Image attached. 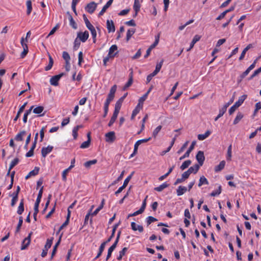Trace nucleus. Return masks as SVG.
Segmentation results:
<instances>
[{"mask_svg":"<svg viewBox=\"0 0 261 261\" xmlns=\"http://www.w3.org/2000/svg\"><path fill=\"white\" fill-rule=\"evenodd\" d=\"M157 219L152 216H148L146 218V222L147 226L149 225L151 223L156 221Z\"/></svg>","mask_w":261,"mask_h":261,"instance_id":"51","label":"nucleus"},{"mask_svg":"<svg viewBox=\"0 0 261 261\" xmlns=\"http://www.w3.org/2000/svg\"><path fill=\"white\" fill-rule=\"evenodd\" d=\"M20 43L23 49V51L20 54V58L23 59L26 56V55L28 53L29 49L27 43L24 42V39L23 37H22L21 38Z\"/></svg>","mask_w":261,"mask_h":261,"instance_id":"1","label":"nucleus"},{"mask_svg":"<svg viewBox=\"0 0 261 261\" xmlns=\"http://www.w3.org/2000/svg\"><path fill=\"white\" fill-rule=\"evenodd\" d=\"M43 187H42L40 189L36 201L40 202L43 193Z\"/></svg>","mask_w":261,"mask_h":261,"instance_id":"61","label":"nucleus"},{"mask_svg":"<svg viewBox=\"0 0 261 261\" xmlns=\"http://www.w3.org/2000/svg\"><path fill=\"white\" fill-rule=\"evenodd\" d=\"M97 7V4L94 2L88 3L85 7V10L90 14L94 13Z\"/></svg>","mask_w":261,"mask_h":261,"instance_id":"2","label":"nucleus"},{"mask_svg":"<svg viewBox=\"0 0 261 261\" xmlns=\"http://www.w3.org/2000/svg\"><path fill=\"white\" fill-rule=\"evenodd\" d=\"M140 4L139 0H134L133 9L136 12H139L140 9Z\"/></svg>","mask_w":261,"mask_h":261,"instance_id":"32","label":"nucleus"},{"mask_svg":"<svg viewBox=\"0 0 261 261\" xmlns=\"http://www.w3.org/2000/svg\"><path fill=\"white\" fill-rule=\"evenodd\" d=\"M189 143V141H186L183 145L181 146V147L179 149V150L177 152L178 154H180L182 152L184 151V150L186 149L187 147L188 144Z\"/></svg>","mask_w":261,"mask_h":261,"instance_id":"64","label":"nucleus"},{"mask_svg":"<svg viewBox=\"0 0 261 261\" xmlns=\"http://www.w3.org/2000/svg\"><path fill=\"white\" fill-rule=\"evenodd\" d=\"M260 72H261V67L254 71L253 73L249 77V80H252L253 78H254L255 76L258 75Z\"/></svg>","mask_w":261,"mask_h":261,"instance_id":"59","label":"nucleus"},{"mask_svg":"<svg viewBox=\"0 0 261 261\" xmlns=\"http://www.w3.org/2000/svg\"><path fill=\"white\" fill-rule=\"evenodd\" d=\"M122 102L117 100L115 105V109L114 112L119 114Z\"/></svg>","mask_w":261,"mask_h":261,"instance_id":"29","label":"nucleus"},{"mask_svg":"<svg viewBox=\"0 0 261 261\" xmlns=\"http://www.w3.org/2000/svg\"><path fill=\"white\" fill-rule=\"evenodd\" d=\"M62 57L65 62L70 61V57L67 51H64L63 52Z\"/></svg>","mask_w":261,"mask_h":261,"instance_id":"52","label":"nucleus"},{"mask_svg":"<svg viewBox=\"0 0 261 261\" xmlns=\"http://www.w3.org/2000/svg\"><path fill=\"white\" fill-rule=\"evenodd\" d=\"M118 115V114L113 112V116H112V117L108 123L109 126H111L114 124V123L115 122V121H116V120L117 118Z\"/></svg>","mask_w":261,"mask_h":261,"instance_id":"36","label":"nucleus"},{"mask_svg":"<svg viewBox=\"0 0 261 261\" xmlns=\"http://www.w3.org/2000/svg\"><path fill=\"white\" fill-rule=\"evenodd\" d=\"M89 36V32L85 31L84 32H79L77 33V37L82 42H85Z\"/></svg>","mask_w":261,"mask_h":261,"instance_id":"4","label":"nucleus"},{"mask_svg":"<svg viewBox=\"0 0 261 261\" xmlns=\"http://www.w3.org/2000/svg\"><path fill=\"white\" fill-rule=\"evenodd\" d=\"M132 229L134 230H139V232H142L143 231V227L141 225H137L136 223L133 222L131 223Z\"/></svg>","mask_w":261,"mask_h":261,"instance_id":"17","label":"nucleus"},{"mask_svg":"<svg viewBox=\"0 0 261 261\" xmlns=\"http://www.w3.org/2000/svg\"><path fill=\"white\" fill-rule=\"evenodd\" d=\"M27 102H26L22 106H21L19 108V110L17 112L16 116L14 118L13 120H14V122H16L17 120V119L19 118V117H20V114L23 111V110H24L25 106H27Z\"/></svg>","mask_w":261,"mask_h":261,"instance_id":"15","label":"nucleus"},{"mask_svg":"<svg viewBox=\"0 0 261 261\" xmlns=\"http://www.w3.org/2000/svg\"><path fill=\"white\" fill-rule=\"evenodd\" d=\"M107 244V242H103V243H102L101 244V245L99 248V249H98V252L97 255L94 258V260L97 259L98 258H99L101 255V254L105 249L106 245Z\"/></svg>","mask_w":261,"mask_h":261,"instance_id":"14","label":"nucleus"},{"mask_svg":"<svg viewBox=\"0 0 261 261\" xmlns=\"http://www.w3.org/2000/svg\"><path fill=\"white\" fill-rule=\"evenodd\" d=\"M22 223H23V218H22V217L20 216L19 218V221H18V223L17 224L16 229V232H18L19 231L20 229L22 226Z\"/></svg>","mask_w":261,"mask_h":261,"instance_id":"50","label":"nucleus"},{"mask_svg":"<svg viewBox=\"0 0 261 261\" xmlns=\"http://www.w3.org/2000/svg\"><path fill=\"white\" fill-rule=\"evenodd\" d=\"M228 108V105H225L223 107L220 109L219 117H222L224 114L226 112L227 108Z\"/></svg>","mask_w":261,"mask_h":261,"instance_id":"47","label":"nucleus"},{"mask_svg":"<svg viewBox=\"0 0 261 261\" xmlns=\"http://www.w3.org/2000/svg\"><path fill=\"white\" fill-rule=\"evenodd\" d=\"M11 196L12 197V199L11 202V205L13 207L16 204L18 200V196L13 194H12Z\"/></svg>","mask_w":261,"mask_h":261,"instance_id":"53","label":"nucleus"},{"mask_svg":"<svg viewBox=\"0 0 261 261\" xmlns=\"http://www.w3.org/2000/svg\"><path fill=\"white\" fill-rule=\"evenodd\" d=\"M53 149V146L48 145L46 147H43L41 149V154L44 158L50 153Z\"/></svg>","mask_w":261,"mask_h":261,"instance_id":"12","label":"nucleus"},{"mask_svg":"<svg viewBox=\"0 0 261 261\" xmlns=\"http://www.w3.org/2000/svg\"><path fill=\"white\" fill-rule=\"evenodd\" d=\"M191 164V161L190 160H187L185 161L180 166V169L182 170H185Z\"/></svg>","mask_w":261,"mask_h":261,"instance_id":"41","label":"nucleus"},{"mask_svg":"<svg viewBox=\"0 0 261 261\" xmlns=\"http://www.w3.org/2000/svg\"><path fill=\"white\" fill-rule=\"evenodd\" d=\"M163 61H161L159 64H158L155 67V69L154 70V71L153 72L154 73H155L156 75L157 74V73L160 71V70H161V67H162V64L163 63Z\"/></svg>","mask_w":261,"mask_h":261,"instance_id":"62","label":"nucleus"},{"mask_svg":"<svg viewBox=\"0 0 261 261\" xmlns=\"http://www.w3.org/2000/svg\"><path fill=\"white\" fill-rule=\"evenodd\" d=\"M127 250V248L124 247L119 252V255L117 256V259L118 260L122 259L123 256H124Z\"/></svg>","mask_w":261,"mask_h":261,"instance_id":"34","label":"nucleus"},{"mask_svg":"<svg viewBox=\"0 0 261 261\" xmlns=\"http://www.w3.org/2000/svg\"><path fill=\"white\" fill-rule=\"evenodd\" d=\"M63 75L64 73H62L58 75L52 76L49 81L50 84L54 86H57L59 85V81L60 79Z\"/></svg>","mask_w":261,"mask_h":261,"instance_id":"3","label":"nucleus"},{"mask_svg":"<svg viewBox=\"0 0 261 261\" xmlns=\"http://www.w3.org/2000/svg\"><path fill=\"white\" fill-rule=\"evenodd\" d=\"M195 144H196V141H193L192 142V144L190 145L189 149H188V150H187L186 152L179 158V160H182L189 156L190 153L193 150Z\"/></svg>","mask_w":261,"mask_h":261,"instance_id":"8","label":"nucleus"},{"mask_svg":"<svg viewBox=\"0 0 261 261\" xmlns=\"http://www.w3.org/2000/svg\"><path fill=\"white\" fill-rule=\"evenodd\" d=\"M250 70L247 68L244 72L242 73V74L240 75V80L239 81H241L245 77H246L250 72Z\"/></svg>","mask_w":261,"mask_h":261,"instance_id":"56","label":"nucleus"},{"mask_svg":"<svg viewBox=\"0 0 261 261\" xmlns=\"http://www.w3.org/2000/svg\"><path fill=\"white\" fill-rule=\"evenodd\" d=\"M53 238L50 239H47V241H46V244L45 245L44 248H45L47 250H48L51 246V245L53 244Z\"/></svg>","mask_w":261,"mask_h":261,"instance_id":"43","label":"nucleus"},{"mask_svg":"<svg viewBox=\"0 0 261 261\" xmlns=\"http://www.w3.org/2000/svg\"><path fill=\"white\" fill-rule=\"evenodd\" d=\"M118 49L117 46L116 44L112 45L109 48L108 56L112 58H114L117 54V51L114 53L115 51H117Z\"/></svg>","mask_w":261,"mask_h":261,"instance_id":"11","label":"nucleus"},{"mask_svg":"<svg viewBox=\"0 0 261 261\" xmlns=\"http://www.w3.org/2000/svg\"><path fill=\"white\" fill-rule=\"evenodd\" d=\"M97 162V160L96 159H94L85 162L84 163V166L86 168H90L91 165L96 164Z\"/></svg>","mask_w":261,"mask_h":261,"instance_id":"37","label":"nucleus"},{"mask_svg":"<svg viewBox=\"0 0 261 261\" xmlns=\"http://www.w3.org/2000/svg\"><path fill=\"white\" fill-rule=\"evenodd\" d=\"M252 47V45L251 44H248L242 51L241 56L239 57V60L242 61L244 59L245 57V55L246 53V52L251 48Z\"/></svg>","mask_w":261,"mask_h":261,"instance_id":"16","label":"nucleus"},{"mask_svg":"<svg viewBox=\"0 0 261 261\" xmlns=\"http://www.w3.org/2000/svg\"><path fill=\"white\" fill-rule=\"evenodd\" d=\"M133 174H134V172H132V173H131V174H130V175H129V176H127V177L125 179V180H124V182H123V186H124L125 187H126L127 186V185H128V182H129V180H130V179L132 178V176H133Z\"/></svg>","mask_w":261,"mask_h":261,"instance_id":"60","label":"nucleus"},{"mask_svg":"<svg viewBox=\"0 0 261 261\" xmlns=\"http://www.w3.org/2000/svg\"><path fill=\"white\" fill-rule=\"evenodd\" d=\"M199 168L200 166L198 164H195L193 166L190 167L188 170L190 174L192 173H196L199 170Z\"/></svg>","mask_w":261,"mask_h":261,"instance_id":"23","label":"nucleus"},{"mask_svg":"<svg viewBox=\"0 0 261 261\" xmlns=\"http://www.w3.org/2000/svg\"><path fill=\"white\" fill-rule=\"evenodd\" d=\"M26 134L25 130H22L16 135L15 140L17 141H21L23 140V137Z\"/></svg>","mask_w":261,"mask_h":261,"instance_id":"21","label":"nucleus"},{"mask_svg":"<svg viewBox=\"0 0 261 261\" xmlns=\"http://www.w3.org/2000/svg\"><path fill=\"white\" fill-rule=\"evenodd\" d=\"M39 171V168L38 167H35L33 170L29 172L30 175H31V176H36V175H37L38 174Z\"/></svg>","mask_w":261,"mask_h":261,"instance_id":"54","label":"nucleus"},{"mask_svg":"<svg viewBox=\"0 0 261 261\" xmlns=\"http://www.w3.org/2000/svg\"><path fill=\"white\" fill-rule=\"evenodd\" d=\"M140 111V108L139 106V105H138L136 108L134 109V110L133 111L132 116H131V119H134L135 116L139 113Z\"/></svg>","mask_w":261,"mask_h":261,"instance_id":"33","label":"nucleus"},{"mask_svg":"<svg viewBox=\"0 0 261 261\" xmlns=\"http://www.w3.org/2000/svg\"><path fill=\"white\" fill-rule=\"evenodd\" d=\"M107 28L109 33L114 32L115 31V25L112 20H107Z\"/></svg>","mask_w":261,"mask_h":261,"instance_id":"10","label":"nucleus"},{"mask_svg":"<svg viewBox=\"0 0 261 261\" xmlns=\"http://www.w3.org/2000/svg\"><path fill=\"white\" fill-rule=\"evenodd\" d=\"M32 234V232H31L28 236L25 238L22 242V245L21 246V250H24L28 246L30 245L31 242V237Z\"/></svg>","mask_w":261,"mask_h":261,"instance_id":"5","label":"nucleus"},{"mask_svg":"<svg viewBox=\"0 0 261 261\" xmlns=\"http://www.w3.org/2000/svg\"><path fill=\"white\" fill-rule=\"evenodd\" d=\"M162 125H159L158 127L155 128V129L153 130L152 135L154 137H156L157 135L158 134L159 132L162 129Z\"/></svg>","mask_w":261,"mask_h":261,"instance_id":"63","label":"nucleus"},{"mask_svg":"<svg viewBox=\"0 0 261 261\" xmlns=\"http://www.w3.org/2000/svg\"><path fill=\"white\" fill-rule=\"evenodd\" d=\"M90 31L91 32V35H92V39H93V43H95L96 41V36H97V33H96V30H95V29H92Z\"/></svg>","mask_w":261,"mask_h":261,"instance_id":"55","label":"nucleus"},{"mask_svg":"<svg viewBox=\"0 0 261 261\" xmlns=\"http://www.w3.org/2000/svg\"><path fill=\"white\" fill-rule=\"evenodd\" d=\"M60 243V239L56 243L55 246H54L52 252H51V258H53L54 256L55 255L57 252V249L58 248V246H59V244Z\"/></svg>","mask_w":261,"mask_h":261,"instance_id":"46","label":"nucleus"},{"mask_svg":"<svg viewBox=\"0 0 261 261\" xmlns=\"http://www.w3.org/2000/svg\"><path fill=\"white\" fill-rule=\"evenodd\" d=\"M106 141L107 142H113L115 140V133L114 132H110L105 135Z\"/></svg>","mask_w":261,"mask_h":261,"instance_id":"7","label":"nucleus"},{"mask_svg":"<svg viewBox=\"0 0 261 261\" xmlns=\"http://www.w3.org/2000/svg\"><path fill=\"white\" fill-rule=\"evenodd\" d=\"M222 189L220 185L219 186L218 189L216 191H213L211 194V196H215L219 195L221 193Z\"/></svg>","mask_w":261,"mask_h":261,"instance_id":"44","label":"nucleus"},{"mask_svg":"<svg viewBox=\"0 0 261 261\" xmlns=\"http://www.w3.org/2000/svg\"><path fill=\"white\" fill-rule=\"evenodd\" d=\"M20 160L18 158L13 159L9 166L10 169H12L15 166H16L19 162Z\"/></svg>","mask_w":261,"mask_h":261,"instance_id":"35","label":"nucleus"},{"mask_svg":"<svg viewBox=\"0 0 261 261\" xmlns=\"http://www.w3.org/2000/svg\"><path fill=\"white\" fill-rule=\"evenodd\" d=\"M117 89V86L116 85H114L113 86L110 91L109 93L108 94L107 99L111 100V101L113 100L114 96H115V93Z\"/></svg>","mask_w":261,"mask_h":261,"instance_id":"9","label":"nucleus"},{"mask_svg":"<svg viewBox=\"0 0 261 261\" xmlns=\"http://www.w3.org/2000/svg\"><path fill=\"white\" fill-rule=\"evenodd\" d=\"M197 161L199 163L200 166H202L205 160L204 153L202 151H199L196 156Z\"/></svg>","mask_w":261,"mask_h":261,"instance_id":"6","label":"nucleus"},{"mask_svg":"<svg viewBox=\"0 0 261 261\" xmlns=\"http://www.w3.org/2000/svg\"><path fill=\"white\" fill-rule=\"evenodd\" d=\"M211 132L210 130H207L204 134H199L198 135V139L199 140H203L209 136L211 134Z\"/></svg>","mask_w":261,"mask_h":261,"instance_id":"25","label":"nucleus"},{"mask_svg":"<svg viewBox=\"0 0 261 261\" xmlns=\"http://www.w3.org/2000/svg\"><path fill=\"white\" fill-rule=\"evenodd\" d=\"M49 63L47 66H46L45 67V71H48L49 70L53 67V64H54V60L52 58L51 56L49 55Z\"/></svg>","mask_w":261,"mask_h":261,"instance_id":"28","label":"nucleus"},{"mask_svg":"<svg viewBox=\"0 0 261 261\" xmlns=\"http://www.w3.org/2000/svg\"><path fill=\"white\" fill-rule=\"evenodd\" d=\"M133 72H132L129 74V78L128 81H127V82L125 84V85L124 86V88H123L124 90H125V89L128 88L129 87H130L133 83Z\"/></svg>","mask_w":261,"mask_h":261,"instance_id":"26","label":"nucleus"},{"mask_svg":"<svg viewBox=\"0 0 261 261\" xmlns=\"http://www.w3.org/2000/svg\"><path fill=\"white\" fill-rule=\"evenodd\" d=\"M117 245V244H116L114 243L109 248L108 251V254H107V256L106 259V260H108L110 258V257L111 256L112 252L116 248Z\"/></svg>","mask_w":261,"mask_h":261,"instance_id":"18","label":"nucleus"},{"mask_svg":"<svg viewBox=\"0 0 261 261\" xmlns=\"http://www.w3.org/2000/svg\"><path fill=\"white\" fill-rule=\"evenodd\" d=\"M120 222L119 221L118 223L115 224L113 226V229H112V231L111 235L108 239V240L106 241H105V242H107V243H108L110 242L112 240V239L113 238V237L115 236V233L116 230L117 228V227H118V226L120 225Z\"/></svg>","mask_w":261,"mask_h":261,"instance_id":"13","label":"nucleus"},{"mask_svg":"<svg viewBox=\"0 0 261 261\" xmlns=\"http://www.w3.org/2000/svg\"><path fill=\"white\" fill-rule=\"evenodd\" d=\"M111 6L110 4H109V3H107L103 7V8H102V9L101 10V11L99 12V14H98V15L99 16H101L106 11V10H107V9Z\"/></svg>","mask_w":261,"mask_h":261,"instance_id":"45","label":"nucleus"},{"mask_svg":"<svg viewBox=\"0 0 261 261\" xmlns=\"http://www.w3.org/2000/svg\"><path fill=\"white\" fill-rule=\"evenodd\" d=\"M247 95H243L239 97L238 100L235 102L234 104L236 106L239 108L244 102V101L247 98Z\"/></svg>","mask_w":261,"mask_h":261,"instance_id":"19","label":"nucleus"},{"mask_svg":"<svg viewBox=\"0 0 261 261\" xmlns=\"http://www.w3.org/2000/svg\"><path fill=\"white\" fill-rule=\"evenodd\" d=\"M80 127V125H77L75 127H74L72 129V136L74 139H76L77 138L78 135L77 132Z\"/></svg>","mask_w":261,"mask_h":261,"instance_id":"42","label":"nucleus"},{"mask_svg":"<svg viewBox=\"0 0 261 261\" xmlns=\"http://www.w3.org/2000/svg\"><path fill=\"white\" fill-rule=\"evenodd\" d=\"M69 20L70 25L73 29H76L77 28L76 24L71 16H70V17L69 18Z\"/></svg>","mask_w":261,"mask_h":261,"instance_id":"58","label":"nucleus"},{"mask_svg":"<svg viewBox=\"0 0 261 261\" xmlns=\"http://www.w3.org/2000/svg\"><path fill=\"white\" fill-rule=\"evenodd\" d=\"M225 161H222L218 165L215 166V171L216 172L221 171L225 167Z\"/></svg>","mask_w":261,"mask_h":261,"instance_id":"22","label":"nucleus"},{"mask_svg":"<svg viewBox=\"0 0 261 261\" xmlns=\"http://www.w3.org/2000/svg\"><path fill=\"white\" fill-rule=\"evenodd\" d=\"M243 114L241 112H238L237 115L233 121V124L236 125L238 124L239 121L243 118Z\"/></svg>","mask_w":261,"mask_h":261,"instance_id":"31","label":"nucleus"},{"mask_svg":"<svg viewBox=\"0 0 261 261\" xmlns=\"http://www.w3.org/2000/svg\"><path fill=\"white\" fill-rule=\"evenodd\" d=\"M44 110L42 106H38L33 109V113L36 114H40Z\"/></svg>","mask_w":261,"mask_h":261,"instance_id":"40","label":"nucleus"},{"mask_svg":"<svg viewBox=\"0 0 261 261\" xmlns=\"http://www.w3.org/2000/svg\"><path fill=\"white\" fill-rule=\"evenodd\" d=\"M26 6L27 8V14L28 15H29L32 11V1L31 0H28L26 2Z\"/></svg>","mask_w":261,"mask_h":261,"instance_id":"24","label":"nucleus"},{"mask_svg":"<svg viewBox=\"0 0 261 261\" xmlns=\"http://www.w3.org/2000/svg\"><path fill=\"white\" fill-rule=\"evenodd\" d=\"M15 172L14 171H13L11 172V183L9 185V186L7 188L8 190H10L12 189L13 187V181H14V175H15Z\"/></svg>","mask_w":261,"mask_h":261,"instance_id":"48","label":"nucleus"},{"mask_svg":"<svg viewBox=\"0 0 261 261\" xmlns=\"http://www.w3.org/2000/svg\"><path fill=\"white\" fill-rule=\"evenodd\" d=\"M187 190L186 187L179 186L177 189V194L178 196H180L184 194Z\"/></svg>","mask_w":261,"mask_h":261,"instance_id":"27","label":"nucleus"},{"mask_svg":"<svg viewBox=\"0 0 261 261\" xmlns=\"http://www.w3.org/2000/svg\"><path fill=\"white\" fill-rule=\"evenodd\" d=\"M203 184L208 185V182L207 179L204 176H202L199 179L198 187H201Z\"/></svg>","mask_w":261,"mask_h":261,"instance_id":"38","label":"nucleus"},{"mask_svg":"<svg viewBox=\"0 0 261 261\" xmlns=\"http://www.w3.org/2000/svg\"><path fill=\"white\" fill-rule=\"evenodd\" d=\"M135 29H129L127 30L126 33V41H128L131 37L135 33Z\"/></svg>","mask_w":261,"mask_h":261,"instance_id":"30","label":"nucleus"},{"mask_svg":"<svg viewBox=\"0 0 261 261\" xmlns=\"http://www.w3.org/2000/svg\"><path fill=\"white\" fill-rule=\"evenodd\" d=\"M24 211V200L22 199L19 203L17 208V213L19 215H21Z\"/></svg>","mask_w":261,"mask_h":261,"instance_id":"20","label":"nucleus"},{"mask_svg":"<svg viewBox=\"0 0 261 261\" xmlns=\"http://www.w3.org/2000/svg\"><path fill=\"white\" fill-rule=\"evenodd\" d=\"M250 70L247 68L244 72L242 73V74L240 75V80L239 81H241L245 77H246L250 72Z\"/></svg>","mask_w":261,"mask_h":261,"instance_id":"57","label":"nucleus"},{"mask_svg":"<svg viewBox=\"0 0 261 261\" xmlns=\"http://www.w3.org/2000/svg\"><path fill=\"white\" fill-rule=\"evenodd\" d=\"M90 142L91 138H89V139L87 140V141H85L81 144L80 148L82 149L88 148L90 146Z\"/></svg>","mask_w":261,"mask_h":261,"instance_id":"39","label":"nucleus"},{"mask_svg":"<svg viewBox=\"0 0 261 261\" xmlns=\"http://www.w3.org/2000/svg\"><path fill=\"white\" fill-rule=\"evenodd\" d=\"M231 148L232 145L230 144L227 149V156L226 159L228 161H231Z\"/></svg>","mask_w":261,"mask_h":261,"instance_id":"49","label":"nucleus"}]
</instances>
